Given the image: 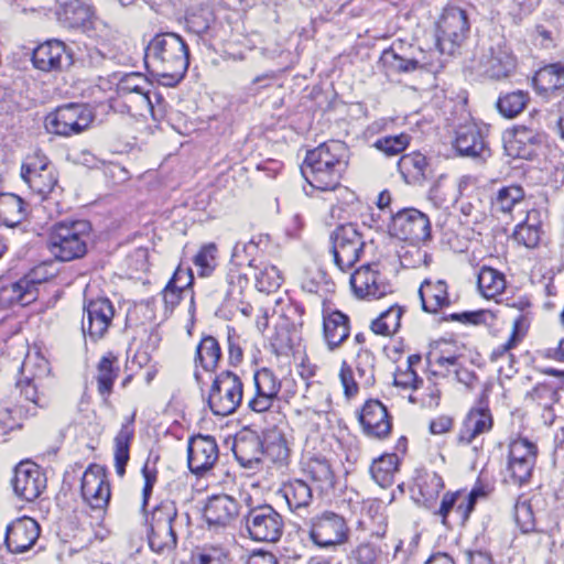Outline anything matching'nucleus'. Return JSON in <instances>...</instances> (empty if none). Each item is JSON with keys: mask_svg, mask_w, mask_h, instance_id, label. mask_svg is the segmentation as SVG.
<instances>
[{"mask_svg": "<svg viewBox=\"0 0 564 564\" xmlns=\"http://www.w3.org/2000/svg\"><path fill=\"white\" fill-rule=\"evenodd\" d=\"M514 239L527 248H534L540 241V231L535 226L522 224L517 226Z\"/></svg>", "mask_w": 564, "mask_h": 564, "instance_id": "63", "label": "nucleus"}, {"mask_svg": "<svg viewBox=\"0 0 564 564\" xmlns=\"http://www.w3.org/2000/svg\"><path fill=\"white\" fill-rule=\"evenodd\" d=\"M399 48H402V44L393 43L381 53L380 63L388 74L412 73L419 69L436 74L444 67L442 56L446 53L441 52L437 45L435 50L424 51L419 47L409 54L400 53Z\"/></svg>", "mask_w": 564, "mask_h": 564, "instance_id": "4", "label": "nucleus"}, {"mask_svg": "<svg viewBox=\"0 0 564 564\" xmlns=\"http://www.w3.org/2000/svg\"><path fill=\"white\" fill-rule=\"evenodd\" d=\"M538 446L525 437H519L509 444L506 478L513 485L523 486L532 477L536 463Z\"/></svg>", "mask_w": 564, "mask_h": 564, "instance_id": "12", "label": "nucleus"}, {"mask_svg": "<svg viewBox=\"0 0 564 564\" xmlns=\"http://www.w3.org/2000/svg\"><path fill=\"white\" fill-rule=\"evenodd\" d=\"M23 181L34 193L45 198L56 186L57 176L55 170L52 169L37 173L36 175H29V177L23 178Z\"/></svg>", "mask_w": 564, "mask_h": 564, "instance_id": "53", "label": "nucleus"}, {"mask_svg": "<svg viewBox=\"0 0 564 564\" xmlns=\"http://www.w3.org/2000/svg\"><path fill=\"white\" fill-rule=\"evenodd\" d=\"M187 453L189 470L197 476H202L216 463L218 446L213 436L197 435L189 440Z\"/></svg>", "mask_w": 564, "mask_h": 564, "instance_id": "20", "label": "nucleus"}, {"mask_svg": "<svg viewBox=\"0 0 564 564\" xmlns=\"http://www.w3.org/2000/svg\"><path fill=\"white\" fill-rule=\"evenodd\" d=\"M398 464L399 459L395 454H386L375 459L370 466L373 480L382 488L391 486Z\"/></svg>", "mask_w": 564, "mask_h": 564, "instance_id": "46", "label": "nucleus"}, {"mask_svg": "<svg viewBox=\"0 0 564 564\" xmlns=\"http://www.w3.org/2000/svg\"><path fill=\"white\" fill-rule=\"evenodd\" d=\"M303 473L314 484L319 494H327L334 488L335 475L329 462L324 457H312L303 467Z\"/></svg>", "mask_w": 564, "mask_h": 564, "instance_id": "35", "label": "nucleus"}, {"mask_svg": "<svg viewBox=\"0 0 564 564\" xmlns=\"http://www.w3.org/2000/svg\"><path fill=\"white\" fill-rule=\"evenodd\" d=\"M37 297V282L30 275L18 281L0 280V308L25 306Z\"/></svg>", "mask_w": 564, "mask_h": 564, "instance_id": "24", "label": "nucleus"}, {"mask_svg": "<svg viewBox=\"0 0 564 564\" xmlns=\"http://www.w3.org/2000/svg\"><path fill=\"white\" fill-rule=\"evenodd\" d=\"M215 22V14L209 8H199L186 17V28L189 32L202 36Z\"/></svg>", "mask_w": 564, "mask_h": 564, "instance_id": "52", "label": "nucleus"}, {"mask_svg": "<svg viewBox=\"0 0 564 564\" xmlns=\"http://www.w3.org/2000/svg\"><path fill=\"white\" fill-rule=\"evenodd\" d=\"M239 502L228 495H215L207 499L203 517L209 529H224L239 514Z\"/></svg>", "mask_w": 564, "mask_h": 564, "instance_id": "23", "label": "nucleus"}, {"mask_svg": "<svg viewBox=\"0 0 564 564\" xmlns=\"http://www.w3.org/2000/svg\"><path fill=\"white\" fill-rule=\"evenodd\" d=\"M514 520L523 533L535 530L533 511L529 502L518 500L514 505Z\"/></svg>", "mask_w": 564, "mask_h": 564, "instance_id": "60", "label": "nucleus"}, {"mask_svg": "<svg viewBox=\"0 0 564 564\" xmlns=\"http://www.w3.org/2000/svg\"><path fill=\"white\" fill-rule=\"evenodd\" d=\"M468 32L469 21L466 11L459 7L447 6L436 22L435 45L451 56L467 39Z\"/></svg>", "mask_w": 564, "mask_h": 564, "instance_id": "8", "label": "nucleus"}, {"mask_svg": "<svg viewBox=\"0 0 564 564\" xmlns=\"http://www.w3.org/2000/svg\"><path fill=\"white\" fill-rule=\"evenodd\" d=\"M427 159L420 152L404 154L398 162V170L408 184H422L427 178Z\"/></svg>", "mask_w": 564, "mask_h": 564, "instance_id": "38", "label": "nucleus"}, {"mask_svg": "<svg viewBox=\"0 0 564 564\" xmlns=\"http://www.w3.org/2000/svg\"><path fill=\"white\" fill-rule=\"evenodd\" d=\"M177 508L174 501L164 500L159 503L147 519L149 527L177 525Z\"/></svg>", "mask_w": 564, "mask_h": 564, "instance_id": "50", "label": "nucleus"}, {"mask_svg": "<svg viewBox=\"0 0 564 564\" xmlns=\"http://www.w3.org/2000/svg\"><path fill=\"white\" fill-rule=\"evenodd\" d=\"M454 148L460 156L478 158L488 151L481 130L474 123L456 130Z\"/></svg>", "mask_w": 564, "mask_h": 564, "instance_id": "30", "label": "nucleus"}, {"mask_svg": "<svg viewBox=\"0 0 564 564\" xmlns=\"http://www.w3.org/2000/svg\"><path fill=\"white\" fill-rule=\"evenodd\" d=\"M486 496V491L482 487H474L468 495L462 494V501L458 503L456 509V516L462 523H465L473 510L478 498Z\"/></svg>", "mask_w": 564, "mask_h": 564, "instance_id": "59", "label": "nucleus"}, {"mask_svg": "<svg viewBox=\"0 0 564 564\" xmlns=\"http://www.w3.org/2000/svg\"><path fill=\"white\" fill-rule=\"evenodd\" d=\"M144 62L165 86L180 83L189 65V52L186 42L176 33L156 34L145 47Z\"/></svg>", "mask_w": 564, "mask_h": 564, "instance_id": "2", "label": "nucleus"}, {"mask_svg": "<svg viewBox=\"0 0 564 564\" xmlns=\"http://www.w3.org/2000/svg\"><path fill=\"white\" fill-rule=\"evenodd\" d=\"M128 107V111L133 116L150 115L155 121L165 117L166 102L161 93L153 86L152 89H144L143 93H137L122 98Z\"/></svg>", "mask_w": 564, "mask_h": 564, "instance_id": "26", "label": "nucleus"}, {"mask_svg": "<svg viewBox=\"0 0 564 564\" xmlns=\"http://www.w3.org/2000/svg\"><path fill=\"white\" fill-rule=\"evenodd\" d=\"M32 62L43 72L62 70L73 64V55L63 42L51 40L33 51Z\"/></svg>", "mask_w": 564, "mask_h": 564, "instance_id": "22", "label": "nucleus"}, {"mask_svg": "<svg viewBox=\"0 0 564 564\" xmlns=\"http://www.w3.org/2000/svg\"><path fill=\"white\" fill-rule=\"evenodd\" d=\"M356 371L360 384L371 387L375 383V356L370 350H360L357 355Z\"/></svg>", "mask_w": 564, "mask_h": 564, "instance_id": "54", "label": "nucleus"}, {"mask_svg": "<svg viewBox=\"0 0 564 564\" xmlns=\"http://www.w3.org/2000/svg\"><path fill=\"white\" fill-rule=\"evenodd\" d=\"M94 116L87 106L69 102L57 107L45 116L44 128L47 133L69 137L86 130Z\"/></svg>", "mask_w": 564, "mask_h": 564, "instance_id": "9", "label": "nucleus"}, {"mask_svg": "<svg viewBox=\"0 0 564 564\" xmlns=\"http://www.w3.org/2000/svg\"><path fill=\"white\" fill-rule=\"evenodd\" d=\"M26 368L28 362L25 361L22 365L23 377L17 382V388L20 390V394L25 399V401L31 402L37 408L48 406L50 398L43 390H41L42 379L36 376H26Z\"/></svg>", "mask_w": 564, "mask_h": 564, "instance_id": "41", "label": "nucleus"}, {"mask_svg": "<svg viewBox=\"0 0 564 564\" xmlns=\"http://www.w3.org/2000/svg\"><path fill=\"white\" fill-rule=\"evenodd\" d=\"M350 558L355 564H382L383 556L379 546L372 543H361L351 551Z\"/></svg>", "mask_w": 564, "mask_h": 564, "instance_id": "56", "label": "nucleus"}, {"mask_svg": "<svg viewBox=\"0 0 564 564\" xmlns=\"http://www.w3.org/2000/svg\"><path fill=\"white\" fill-rule=\"evenodd\" d=\"M289 509L302 516L313 501V488L303 479H292L283 484L280 490Z\"/></svg>", "mask_w": 564, "mask_h": 564, "instance_id": "33", "label": "nucleus"}, {"mask_svg": "<svg viewBox=\"0 0 564 564\" xmlns=\"http://www.w3.org/2000/svg\"><path fill=\"white\" fill-rule=\"evenodd\" d=\"M134 414L122 423L120 431L115 437V467L119 477L126 475V466L130 459V445L134 436Z\"/></svg>", "mask_w": 564, "mask_h": 564, "instance_id": "37", "label": "nucleus"}, {"mask_svg": "<svg viewBox=\"0 0 564 564\" xmlns=\"http://www.w3.org/2000/svg\"><path fill=\"white\" fill-rule=\"evenodd\" d=\"M57 15L72 28L84 25L89 19V9L80 0H56Z\"/></svg>", "mask_w": 564, "mask_h": 564, "instance_id": "47", "label": "nucleus"}, {"mask_svg": "<svg viewBox=\"0 0 564 564\" xmlns=\"http://www.w3.org/2000/svg\"><path fill=\"white\" fill-rule=\"evenodd\" d=\"M329 240L334 263L341 272L349 271L360 260L366 246L358 225L352 223L337 226Z\"/></svg>", "mask_w": 564, "mask_h": 564, "instance_id": "7", "label": "nucleus"}, {"mask_svg": "<svg viewBox=\"0 0 564 564\" xmlns=\"http://www.w3.org/2000/svg\"><path fill=\"white\" fill-rule=\"evenodd\" d=\"M525 323L524 316L520 315L518 316L513 322V329L510 338L502 345H500L498 348H496L491 354V360H497L498 358L502 357L506 352H508L511 348H513L517 343L520 340L521 335L520 330L523 327Z\"/></svg>", "mask_w": 564, "mask_h": 564, "instance_id": "62", "label": "nucleus"}, {"mask_svg": "<svg viewBox=\"0 0 564 564\" xmlns=\"http://www.w3.org/2000/svg\"><path fill=\"white\" fill-rule=\"evenodd\" d=\"M492 416L487 408L471 409L463 422L458 434V443L470 444L478 435L490 431Z\"/></svg>", "mask_w": 564, "mask_h": 564, "instance_id": "32", "label": "nucleus"}, {"mask_svg": "<svg viewBox=\"0 0 564 564\" xmlns=\"http://www.w3.org/2000/svg\"><path fill=\"white\" fill-rule=\"evenodd\" d=\"M254 395L249 400L248 408L256 413L269 411L279 399L281 381L269 368H261L253 375Z\"/></svg>", "mask_w": 564, "mask_h": 564, "instance_id": "17", "label": "nucleus"}, {"mask_svg": "<svg viewBox=\"0 0 564 564\" xmlns=\"http://www.w3.org/2000/svg\"><path fill=\"white\" fill-rule=\"evenodd\" d=\"M446 319L473 325L490 324L495 319V314L489 310L466 311L453 313Z\"/></svg>", "mask_w": 564, "mask_h": 564, "instance_id": "58", "label": "nucleus"}, {"mask_svg": "<svg viewBox=\"0 0 564 564\" xmlns=\"http://www.w3.org/2000/svg\"><path fill=\"white\" fill-rule=\"evenodd\" d=\"M248 536L256 542L272 543L280 540L283 532V519L270 505L249 509L242 519Z\"/></svg>", "mask_w": 564, "mask_h": 564, "instance_id": "10", "label": "nucleus"}, {"mask_svg": "<svg viewBox=\"0 0 564 564\" xmlns=\"http://www.w3.org/2000/svg\"><path fill=\"white\" fill-rule=\"evenodd\" d=\"M359 422L366 435L373 438H386L392 429L388 409L379 400H368L360 413Z\"/></svg>", "mask_w": 564, "mask_h": 564, "instance_id": "21", "label": "nucleus"}, {"mask_svg": "<svg viewBox=\"0 0 564 564\" xmlns=\"http://www.w3.org/2000/svg\"><path fill=\"white\" fill-rule=\"evenodd\" d=\"M119 360L118 357L112 351H108L100 358L97 365L96 381L98 392L105 399L111 394L112 386L115 380L119 376Z\"/></svg>", "mask_w": 564, "mask_h": 564, "instance_id": "39", "label": "nucleus"}, {"mask_svg": "<svg viewBox=\"0 0 564 564\" xmlns=\"http://www.w3.org/2000/svg\"><path fill=\"white\" fill-rule=\"evenodd\" d=\"M540 142V133L520 126L514 129L513 138L506 145V150L511 156L532 160L536 155V147Z\"/></svg>", "mask_w": 564, "mask_h": 564, "instance_id": "34", "label": "nucleus"}, {"mask_svg": "<svg viewBox=\"0 0 564 564\" xmlns=\"http://www.w3.org/2000/svg\"><path fill=\"white\" fill-rule=\"evenodd\" d=\"M310 539L321 549L335 547L348 541L349 528L343 516L324 511L311 519Z\"/></svg>", "mask_w": 564, "mask_h": 564, "instance_id": "11", "label": "nucleus"}, {"mask_svg": "<svg viewBox=\"0 0 564 564\" xmlns=\"http://www.w3.org/2000/svg\"><path fill=\"white\" fill-rule=\"evenodd\" d=\"M226 282L228 284L227 294L230 296L240 295L248 284L247 275L239 271L236 265L229 268Z\"/></svg>", "mask_w": 564, "mask_h": 564, "instance_id": "64", "label": "nucleus"}, {"mask_svg": "<svg viewBox=\"0 0 564 564\" xmlns=\"http://www.w3.org/2000/svg\"><path fill=\"white\" fill-rule=\"evenodd\" d=\"M216 245L208 243L203 246L194 257V264L200 276H208L216 267Z\"/></svg>", "mask_w": 564, "mask_h": 564, "instance_id": "57", "label": "nucleus"}, {"mask_svg": "<svg viewBox=\"0 0 564 564\" xmlns=\"http://www.w3.org/2000/svg\"><path fill=\"white\" fill-rule=\"evenodd\" d=\"M349 317L335 310L323 312V335L329 350H335L349 337Z\"/></svg>", "mask_w": 564, "mask_h": 564, "instance_id": "29", "label": "nucleus"}, {"mask_svg": "<svg viewBox=\"0 0 564 564\" xmlns=\"http://www.w3.org/2000/svg\"><path fill=\"white\" fill-rule=\"evenodd\" d=\"M419 295L422 308L427 313H437L441 308L449 305L447 284L443 280L423 281L419 289Z\"/></svg>", "mask_w": 564, "mask_h": 564, "instance_id": "36", "label": "nucleus"}, {"mask_svg": "<svg viewBox=\"0 0 564 564\" xmlns=\"http://www.w3.org/2000/svg\"><path fill=\"white\" fill-rule=\"evenodd\" d=\"M82 496L93 509H104L110 500V485L99 467L88 468L82 477Z\"/></svg>", "mask_w": 564, "mask_h": 564, "instance_id": "25", "label": "nucleus"}, {"mask_svg": "<svg viewBox=\"0 0 564 564\" xmlns=\"http://www.w3.org/2000/svg\"><path fill=\"white\" fill-rule=\"evenodd\" d=\"M530 95L525 90H514L501 94L496 102L498 112L507 118L513 119L518 117L528 106Z\"/></svg>", "mask_w": 564, "mask_h": 564, "instance_id": "45", "label": "nucleus"}, {"mask_svg": "<svg viewBox=\"0 0 564 564\" xmlns=\"http://www.w3.org/2000/svg\"><path fill=\"white\" fill-rule=\"evenodd\" d=\"M153 83L140 73H129L121 77L117 84V93L120 98L132 94L143 93L144 89H152Z\"/></svg>", "mask_w": 564, "mask_h": 564, "instance_id": "49", "label": "nucleus"}, {"mask_svg": "<svg viewBox=\"0 0 564 564\" xmlns=\"http://www.w3.org/2000/svg\"><path fill=\"white\" fill-rule=\"evenodd\" d=\"M26 217L25 203L12 193H0V224L15 227Z\"/></svg>", "mask_w": 564, "mask_h": 564, "instance_id": "40", "label": "nucleus"}, {"mask_svg": "<svg viewBox=\"0 0 564 564\" xmlns=\"http://www.w3.org/2000/svg\"><path fill=\"white\" fill-rule=\"evenodd\" d=\"M14 494L25 501H34L46 488V477L41 467L32 462H21L14 468L12 479Z\"/></svg>", "mask_w": 564, "mask_h": 564, "instance_id": "15", "label": "nucleus"}, {"mask_svg": "<svg viewBox=\"0 0 564 564\" xmlns=\"http://www.w3.org/2000/svg\"><path fill=\"white\" fill-rule=\"evenodd\" d=\"M536 94L550 99L564 88V65L552 63L541 67L532 78Z\"/></svg>", "mask_w": 564, "mask_h": 564, "instance_id": "28", "label": "nucleus"}, {"mask_svg": "<svg viewBox=\"0 0 564 564\" xmlns=\"http://www.w3.org/2000/svg\"><path fill=\"white\" fill-rule=\"evenodd\" d=\"M115 306L107 297L84 301L82 332L93 343H97L107 334L115 317Z\"/></svg>", "mask_w": 564, "mask_h": 564, "instance_id": "13", "label": "nucleus"}, {"mask_svg": "<svg viewBox=\"0 0 564 564\" xmlns=\"http://www.w3.org/2000/svg\"><path fill=\"white\" fill-rule=\"evenodd\" d=\"M517 66L516 56L506 46L498 44L490 47L489 55L484 62L485 73L492 79L509 77Z\"/></svg>", "mask_w": 564, "mask_h": 564, "instance_id": "31", "label": "nucleus"}, {"mask_svg": "<svg viewBox=\"0 0 564 564\" xmlns=\"http://www.w3.org/2000/svg\"><path fill=\"white\" fill-rule=\"evenodd\" d=\"M349 150L345 142L329 140L308 150L302 165L307 183L319 191H334L348 165Z\"/></svg>", "mask_w": 564, "mask_h": 564, "instance_id": "1", "label": "nucleus"}, {"mask_svg": "<svg viewBox=\"0 0 564 564\" xmlns=\"http://www.w3.org/2000/svg\"><path fill=\"white\" fill-rule=\"evenodd\" d=\"M40 531V525L34 519L18 518L7 527L4 543L11 553H24L35 544Z\"/></svg>", "mask_w": 564, "mask_h": 564, "instance_id": "19", "label": "nucleus"}, {"mask_svg": "<svg viewBox=\"0 0 564 564\" xmlns=\"http://www.w3.org/2000/svg\"><path fill=\"white\" fill-rule=\"evenodd\" d=\"M90 231L91 226L87 220L56 223L48 235V250L61 261L79 259L87 252Z\"/></svg>", "mask_w": 564, "mask_h": 564, "instance_id": "3", "label": "nucleus"}, {"mask_svg": "<svg viewBox=\"0 0 564 564\" xmlns=\"http://www.w3.org/2000/svg\"><path fill=\"white\" fill-rule=\"evenodd\" d=\"M232 452L239 464L246 468H253L261 462L263 454L275 459L288 456L286 442L279 433H272L264 441L253 431L238 434L234 440Z\"/></svg>", "mask_w": 564, "mask_h": 564, "instance_id": "5", "label": "nucleus"}, {"mask_svg": "<svg viewBox=\"0 0 564 564\" xmlns=\"http://www.w3.org/2000/svg\"><path fill=\"white\" fill-rule=\"evenodd\" d=\"M411 137L406 133L379 138L373 147L387 156H394L403 152L410 144Z\"/></svg>", "mask_w": 564, "mask_h": 564, "instance_id": "55", "label": "nucleus"}, {"mask_svg": "<svg viewBox=\"0 0 564 564\" xmlns=\"http://www.w3.org/2000/svg\"><path fill=\"white\" fill-rule=\"evenodd\" d=\"M542 408V417L546 424H552L555 419L553 405L558 402L557 387L552 383H539L527 395Z\"/></svg>", "mask_w": 564, "mask_h": 564, "instance_id": "42", "label": "nucleus"}, {"mask_svg": "<svg viewBox=\"0 0 564 564\" xmlns=\"http://www.w3.org/2000/svg\"><path fill=\"white\" fill-rule=\"evenodd\" d=\"M444 348L430 351L426 360L430 367H437L440 370H431L433 376L447 377L452 372V368L458 366L462 355L456 354L451 344L444 343Z\"/></svg>", "mask_w": 564, "mask_h": 564, "instance_id": "43", "label": "nucleus"}, {"mask_svg": "<svg viewBox=\"0 0 564 564\" xmlns=\"http://www.w3.org/2000/svg\"><path fill=\"white\" fill-rule=\"evenodd\" d=\"M524 197V191L519 185H510L500 188L497 193L492 206L497 212L510 213L516 204Z\"/></svg>", "mask_w": 564, "mask_h": 564, "instance_id": "51", "label": "nucleus"}, {"mask_svg": "<svg viewBox=\"0 0 564 564\" xmlns=\"http://www.w3.org/2000/svg\"><path fill=\"white\" fill-rule=\"evenodd\" d=\"M243 397L240 377L230 370L215 376L207 397V404L214 415L227 416L237 411Z\"/></svg>", "mask_w": 564, "mask_h": 564, "instance_id": "6", "label": "nucleus"}, {"mask_svg": "<svg viewBox=\"0 0 564 564\" xmlns=\"http://www.w3.org/2000/svg\"><path fill=\"white\" fill-rule=\"evenodd\" d=\"M54 169L46 155L41 152H35L33 155L28 156L26 161L21 166V177L26 178L29 175H36L37 173Z\"/></svg>", "mask_w": 564, "mask_h": 564, "instance_id": "61", "label": "nucleus"}, {"mask_svg": "<svg viewBox=\"0 0 564 564\" xmlns=\"http://www.w3.org/2000/svg\"><path fill=\"white\" fill-rule=\"evenodd\" d=\"M221 359V348L218 340L212 335H205L196 346L194 356V378L198 384L203 383L199 368L206 372H215Z\"/></svg>", "mask_w": 564, "mask_h": 564, "instance_id": "27", "label": "nucleus"}, {"mask_svg": "<svg viewBox=\"0 0 564 564\" xmlns=\"http://www.w3.org/2000/svg\"><path fill=\"white\" fill-rule=\"evenodd\" d=\"M391 229L402 240L425 241L431 237L429 217L415 208L399 210L392 216Z\"/></svg>", "mask_w": 564, "mask_h": 564, "instance_id": "14", "label": "nucleus"}, {"mask_svg": "<svg viewBox=\"0 0 564 564\" xmlns=\"http://www.w3.org/2000/svg\"><path fill=\"white\" fill-rule=\"evenodd\" d=\"M269 243L268 236H259L258 239L252 238L248 243L241 246V251L250 258L248 265L259 270L254 272L256 286L259 291L270 293L278 290L282 283V276L275 265L264 264L262 268L259 267L256 259V253L263 245L267 247Z\"/></svg>", "mask_w": 564, "mask_h": 564, "instance_id": "16", "label": "nucleus"}, {"mask_svg": "<svg viewBox=\"0 0 564 564\" xmlns=\"http://www.w3.org/2000/svg\"><path fill=\"white\" fill-rule=\"evenodd\" d=\"M350 285L359 299H380L392 292V286L370 264L357 269L350 276Z\"/></svg>", "mask_w": 564, "mask_h": 564, "instance_id": "18", "label": "nucleus"}, {"mask_svg": "<svg viewBox=\"0 0 564 564\" xmlns=\"http://www.w3.org/2000/svg\"><path fill=\"white\" fill-rule=\"evenodd\" d=\"M477 284L482 296L492 299L503 292L506 279L500 271L490 267H482L478 273Z\"/></svg>", "mask_w": 564, "mask_h": 564, "instance_id": "48", "label": "nucleus"}, {"mask_svg": "<svg viewBox=\"0 0 564 564\" xmlns=\"http://www.w3.org/2000/svg\"><path fill=\"white\" fill-rule=\"evenodd\" d=\"M177 525H162L150 528L149 545L151 550L159 554L171 553L177 545Z\"/></svg>", "mask_w": 564, "mask_h": 564, "instance_id": "44", "label": "nucleus"}]
</instances>
